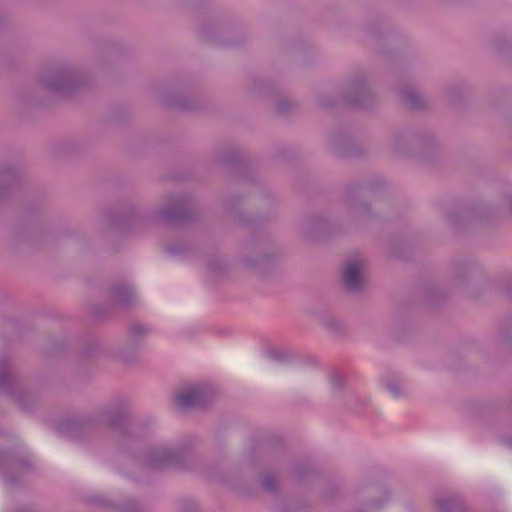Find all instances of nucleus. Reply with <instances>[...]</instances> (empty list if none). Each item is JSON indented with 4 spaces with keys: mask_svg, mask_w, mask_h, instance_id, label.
Here are the masks:
<instances>
[{
    "mask_svg": "<svg viewBox=\"0 0 512 512\" xmlns=\"http://www.w3.org/2000/svg\"><path fill=\"white\" fill-rule=\"evenodd\" d=\"M192 457L186 446L156 445L148 450L141 460L147 469L157 470L166 467H186V462Z\"/></svg>",
    "mask_w": 512,
    "mask_h": 512,
    "instance_id": "f257e3e1",
    "label": "nucleus"
},
{
    "mask_svg": "<svg viewBox=\"0 0 512 512\" xmlns=\"http://www.w3.org/2000/svg\"><path fill=\"white\" fill-rule=\"evenodd\" d=\"M43 85L58 94H68L82 85V76L73 68L58 67L46 71L41 78Z\"/></svg>",
    "mask_w": 512,
    "mask_h": 512,
    "instance_id": "f03ea898",
    "label": "nucleus"
},
{
    "mask_svg": "<svg viewBox=\"0 0 512 512\" xmlns=\"http://www.w3.org/2000/svg\"><path fill=\"white\" fill-rule=\"evenodd\" d=\"M344 286L350 292L360 291L366 282L364 274V261L353 259L347 261L342 271Z\"/></svg>",
    "mask_w": 512,
    "mask_h": 512,
    "instance_id": "7ed1b4c3",
    "label": "nucleus"
},
{
    "mask_svg": "<svg viewBox=\"0 0 512 512\" xmlns=\"http://www.w3.org/2000/svg\"><path fill=\"white\" fill-rule=\"evenodd\" d=\"M209 399V392L204 385L189 386L175 394V402L184 409L202 406Z\"/></svg>",
    "mask_w": 512,
    "mask_h": 512,
    "instance_id": "20e7f679",
    "label": "nucleus"
},
{
    "mask_svg": "<svg viewBox=\"0 0 512 512\" xmlns=\"http://www.w3.org/2000/svg\"><path fill=\"white\" fill-rule=\"evenodd\" d=\"M188 216V203L184 198H170L157 212V218L161 221H183Z\"/></svg>",
    "mask_w": 512,
    "mask_h": 512,
    "instance_id": "39448f33",
    "label": "nucleus"
},
{
    "mask_svg": "<svg viewBox=\"0 0 512 512\" xmlns=\"http://www.w3.org/2000/svg\"><path fill=\"white\" fill-rule=\"evenodd\" d=\"M351 89L354 95L348 97V102L359 106H366L367 99L371 97L367 84L362 80H356L351 83Z\"/></svg>",
    "mask_w": 512,
    "mask_h": 512,
    "instance_id": "423d86ee",
    "label": "nucleus"
},
{
    "mask_svg": "<svg viewBox=\"0 0 512 512\" xmlns=\"http://www.w3.org/2000/svg\"><path fill=\"white\" fill-rule=\"evenodd\" d=\"M111 296L115 304L127 307L134 301L132 289L126 285H117L111 289Z\"/></svg>",
    "mask_w": 512,
    "mask_h": 512,
    "instance_id": "0eeeda50",
    "label": "nucleus"
},
{
    "mask_svg": "<svg viewBox=\"0 0 512 512\" xmlns=\"http://www.w3.org/2000/svg\"><path fill=\"white\" fill-rule=\"evenodd\" d=\"M98 422L104 423L113 429L122 430L125 425L124 415L119 411H106L99 415Z\"/></svg>",
    "mask_w": 512,
    "mask_h": 512,
    "instance_id": "6e6552de",
    "label": "nucleus"
},
{
    "mask_svg": "<svg viewBox=\"0 0 512 512\" xmlns=\"http://www.w3.org/2000/svg\"><path fill=\"white\" fill-rule=\"evenodd\" d=\"M402 100L410 108H422L425 105L424 98L412 87H406L400 91Z\"/></svg>",
    "mask_w": 512,
    "mask_h": 512,
    "instance_id": "1a4fd4ad",
    "label": "nucleus"
},
{
    "mask_svg": "<svg viewBox=\"0 0 512 512\" xmlns=\"http://www.w3.org/2000/svg\"><path fill=\"white\" fill-rule=\"evenodd\" d=\"M13 375L7 360L0 362V391L9 392L12 388Z\"/></svg>",
    "mask_w": 512,
    "mask_h": 512,
    "instance_id": "9d476101",
    "label": "nucleus"
},
{
    "mask_svg": "<svg viewBox=\"0 0 512 512\" xmlns=\"http://www.w3.org/2000/svg\"><path fill=\"white\" fill-rule=\"evenodd\" d=\"M436 505L440 512H456L461 508L455 497H440L436 500Z\"/></svg>",
    "mask_w": 512,
    "mask_h": 512,
    "instance_id": "9b49d317",
    "label": "nucleus"
},
{
    "mask_svg": "<svg viewBox=\"0 0 512 512\" xmlns=\"http://www.w3.org/2000/svg\"><path fill=\"white\" fill-rule=\"evenodd\" d=\"M92 425L91 421L87 422H69L67 424V431L71 434L72 437H80L82 431H86Z\"/></svg>",
    "mask_w": 512,
    "mask_h": 512,
    "instance_id": "f8f14e48",
    "label": "nucleus"
},
{
    "mask_svg": "<svg viewBox=\"0 0 512 512\" xmlns=\"http://www.w3.org/2000/svg\"><path fill=\"white\" fill-rule=\"evenodd\" d=\"M14 180V175L8 171L7 169L0 168V196L2 192L10 186L11 182Z\"/></svg>",
    "mask_w": 512,
    "mask_h": 512,
    "instance_id": "ddd939ff",
    "label": "nucleus"
},
{
    "mask_svg": "<svg viewBox=\"0 0 512 512\" xmlns=\"http://www.w3.org/2000/svg\"><path fill=\"white\" fill-rule=\"evenodd\" d=\"M262 487L265 491L272 492L276 489V480L272 475H266L262 480Z\"/></svg>",
    "mask_w": 512,
    "mask_h": 512,
    "instance_id": "4468645a",
    "label": "nucleus"
},
{
    "mask_svg": "<svg viewBox=\"0 0 512 512\" xmlns=\"http://www.w3.org/2000/svg\"><path fill=\"white\" fill-rule=\"evenodd\" d=\"M387 389L394 397H400L404 394V389H402L395 381H389L387 383Z\"/></svg>",
    "mask_w": 512,
    "mask_h": 512,
    "instance_id": "2eb2a0df",
    "label": "nucleus"
},
{
    "mask_svg": "<svg viewBox=\"0 0 512 512\" xmlns=\"http://www.w3.org/2000/svg\"><path fill=\"white\" fill-rule=\"evenodd\" d=\"M332 384L334 387L336 388H340L342 386V381H341V378L339 376H335L333 379H332Z\"/></svg>",
    "mask_w": 512,
    "mask_h": 512,
    "instance_id": "dca6fc26",
    "label": "nucleus"
},
{
    "mask_svg": "<svg viewBox=\"0 0 512 512\" xmlns=\"http://www.w3.org/2000/svg\"><path fill=\"white\" fill-rule=\"evenodd\" d=\"M143 331H144V328L142 326H140V325H134L132 327V332L134 334H139V333H142Z\"/></svg>",
    "mask_w": 512,
    "mask_h": 512,
    "instance_id": "f3484780",
    "label": "nucleus"
}]
</instances>
